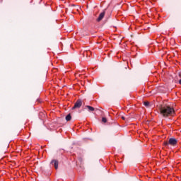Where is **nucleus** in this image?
Returning <instances> with one entry per match:
<instances>
[{"label": "nucleus", "instance_id": "4", "mask_svg": "<svg viewBox=\"0 0 181 181\" xmlns=\"http://www.w3.org/2000/svg\"><path fill=\"white\" fill-rule=\"evenodd\" d=\"M51 165H53L54 166V168L56 170L59 169V161L57 160H52L51 161Z\"/></svg>", "mask_w": 181, "mask_h": 181}, {"label": "nucleus", "instance_id": "5", "mask_svg": "<svg viewBox=\"0 0 181 181\" xmlns=\"http://www.w3.org/2000/svg\"><path fill=\"white\" fill-rule=\"evenodd\" d=\"M104 16H105V12L100 13L97 19V21L100 22V21H103V18H104Z\"/></svg>", "mask_w": 181, "mask_h": 181}, {"label": "nucleus", "instance_id": "9", "mask_svg": "<svg viewBox=\"0 0 181 181\" xmlns=\"http://www.w3.org/2000/svg\"><path fill=\"white\" fill-rule=\"evenodd\" d=\"M102 121H103L104 123L107 122V118L103 117V118H102Z\"/></svg>", "mask_w": 181, "mask_h": 181}, {"label": "nucleus", "instance_id": "8", "mask_svg": "<svg viewBox=\"0 0 181 181\" xmlns=\"http://www.w3.org/2000/svg\"><path fill=\"white\" fill-rule=\"evenodd\" d=\"M144 105H145V107H149V102H144Z\"/></svg>", "mask_w": 181, "mask_h": 181}, {"label": "nucleus", "instance_id": "2", "mask_svg": "<svg viewBox=\"0 0 181 181\" xmlns=\"http://www.w3.org/2000/svg\"><path fill=\"white\" fill-rule=\"evenodd\" d=\"M169 145H171V146H176V145H177V140L175 138H170L168 141L164 142V146H169Z\"/></svg>", "mask_w": 181, "mask_h": 181}, {"label": "nucleus", "instance_id": "10", "mask_svg": "<svg viewBox=\"0 0 181 181\" xmlns=\"http://www.w3.org/2000/svg\"><path fill=\"white\" fill-rule=\"evenodd\" d=\"M179 84L181 86V79L179 80Z\"/></svg>", "mask_w": 181, "mask_h": 181}, {"label": "nucleus", "instance_id": "1", "mask_svg": "<svg viewBox=\"0 0 181 181\" xmlns=\"http://www.w3.org/2000/svg\"><path fill=\"white\" fill-rule=\"evenodd\" d=\"M160 114L162 117L167 118V117H175V109L172 106L163 105L160 108Z\"/></svg>", "mask_w": 181, "mask_h": 181}, {"label": "nucleus", "instance_id": "3", "mask_svg": "<svg viewBox=\"0 0 181 181\" xmlns=\"http://www.w3.org/2000/svg\"><path fill=\"white\" fill-rule=\"evenodd\" d=\"M83 105V102L81 100L78 99L75 103L74 107H72V110H76V108H80Z\"/></svg>", "mask_w": 181, "mask_h": 181}, {"label": "nucleus", "instance_id": "11", "mask_svg": "<svg viewBox=\"0 0 181 181\" xmlns=\"http://www.w3.org/2000/svg\"><path fill=\"white\" fill-rule=\"evenodd\" d=\"M122 119H125V117H122Z\"/></svg>", "mask_w": 181, "mask_h": 181}, {"label": "nucleus", "instance_id": "6", "mask_svg": "<svg viewBox=\"0 0 181 181\" xmlns=\"http://www.w3.org/2000/svg\"><path fill=\"white\" fill-rule=\"evenodd\" d=\"M86 108H88V111H90V112L94 111V107H91V106H90V105H86Z\"/></svg>", "mask_w": 181, "mask_h": 181}, {"label": "nucleus", "instance_id": "7", "mask_svg": "<svg viewBox=\"0 0 181 181\" xmlns=\"http://www.w3.org/2000/svg\"><path fill=\"white\" fill-rule=\"evenodd\" d=\"M71 115H70V114H69L66 117V121H71Z\"/></svg>", "mask_w": 181, "mask_h": 181}]
</instances>
